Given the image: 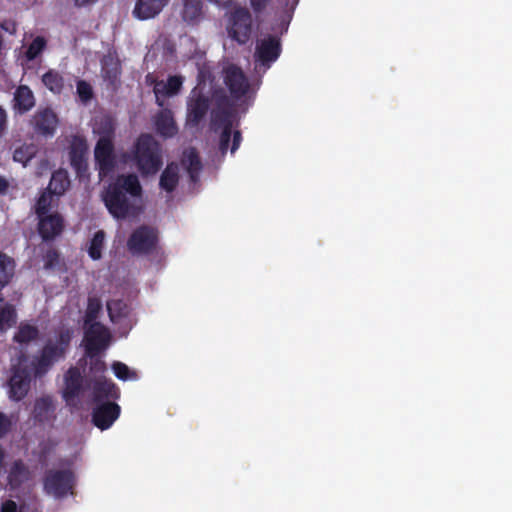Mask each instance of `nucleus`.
Wrapping results in <instances>:
<instances>
[{
  "label": "nucleus",
  "instance_id": "obj_1",
  "mask_svg": "<svg viewBox=\"0 0 512 512\" xmlns=\"http://www.w3.org/2000/svg\"><path fill=\"white\" fill-rule=\"evenodd\" d=\"M223 78L228 94L213 92L216 108L212 111V126L216 132H220L221 152L225 153L230 149L234 153L241 141L240 133L235 127L240 115L252 104L255 90L237 66L227 65L223 70Z\"/></svg>",
  "mask_w": 512,
  "mask_h": 512
},
{
  "label": "nucleus",
  "instance_id": "obj_2",
  "mask_svg": "<svg viewBox=\"0 0 512 512\" xmlns=\"http://www.w3.org/2000/svg\"><path fill=\"white\" fill-rule=\"evenodd\" d=\"M101 307L102 305L99 299H89L85 319V325L87 327L83 340L86 354L91 359L89 383L86 386L90 391V396L97 402L103 399H117L119 397L118 388L103 376L105 371L104 362L99 359H94L101 351L109 346L111 340L108 329L102 324L95 322Z\"/></svg>",
  "mask_w": 512,
  "mask_h": 512
},
{
  "label": "nucleus",
  "instance_id": "obj_3",
  "mask_svg": "<svg viewBox=\"0 0 512 512\" xmlns=\"http://www.w3.org/2000/svg\"><path fill=\"white\" fill-rule=\"evenodd\" d=\"M142 192L137 175H121L102 191L101 199L114 219L131 220L144 209Z\"/></svg>",
  "mask_w": 512,
  "mask_h": 512
},
{
  "label": "nucleus",
  "instance_id": "obj_4",
  "mask_svg": "<svg viewBox=\"0 0 512 512\" xmlns=\"http://www.w3.org/2000/svg\"><path fill=\"white\" fill-rule=\"evenodd\" d=\"M93 133L99 136L94 155L99 168V176L103 178L117 166L118 160L113 152L112 138L114 122L109 116H97L93 123Z\"/></svg>",
  "mask_w": 512,
  "mask_h": 512
},
{
  "label": "nucleus",
  "instance_id": "obj_5",
  "mask_svg": "<svg viewBox=\"0 0 512 512\" xmlns=\"http://www.w3.org/2000/svg\"><path fill=\"white\" fill-rule=\"evenodd\" d=\"M119 161L134 162L143 176L155 174L162 165L160 146L151 135L143 134L136 140L132 151L123 154Z\"/></svg>",
  "mask_w": 512,
  "mask_h": 512
},
{
  "label": "nucleus",
  "instance_id": "obj_6",
  "mask_svg": "<svg viewBox=\"0 0 512 512\" xmlns=\"http://www.w3.org/2000/svg\"><path fill=\"white\" fill-rule=\"evenodd\" d=\"M212 83L210 67L206 65L200 67L197 86L192 90L188 101V125L195 126L204 117L208 108V99L213 89Z\"/></svg>",
  "mask_w": 512,
  "mask_h": 512
},
{
  "label": "nucleus",
  "instance_id": "obj_7",
  "mask_svg": "<svg viewBox=\"0 0 512 512\" xmlns=\"http://www.w3.org/2000/svg\"><path fill=\"white\" fill-rule=\"evenodd\" d=\"M71 336V331L66 329L47 341L40 357L34 363L36 375L46 373L56 362L64 358Z\"/></svg>",
  "mask_w": 512,
  "mask_h": 512
},
{
  "label": "nucleus",
  "instance_id": "obj_8",
  "mask_svg": "<svg viewBox=\"0 0 512 512\" xmlns=\"http://www.w3.org/2000/svg\"><path fill=\"white\" fill-rule=\"evenodd\" d=\"M281 43L277 36L262 35L256 42L255 48V70L259 72H266L272 63H274L280 56Z\"/></svg>",
  "mask_w": 512,
  "mask_h": 512
},
{
  "label": "nucleus",
  "instance_id": "obj_9",
  "mask_svg": "<svg viewBox=\"0 0 512 512\" xmlns=\"http://www.w3.org/2000/svg\"><path fill=\"white\" fill-rule=\"evenodd\" d=\"M226 31L228 36L240 44L246 43L251 35V15L243 7H234L226 15Z\"/></svg>",
  "mask_w": 512,
  "mask_h": 512
},
{
  "label": "nucleus",
  "instance_id": "obj_10",
  "mask_svg": "<svg viewBox=\"0 0 512 512\" xmlns=\"http://www.w3.org/2000/svg\"><path fill=\"white\" fill-rule=\"evenodd\" d=\"M31 373L27 369L26 359L21 358L17 365L12 368V375L8 382V395L14 401L23 399L29 389Z\"/></svg>",
  "mask_w": 512,
  "mask_h": 512
},
{
  "label": "nucleus",
  "instance_id": "obj_11",
  "mask_svg": "<svg viewBox=\"0 0 512 512\" xmlns=\"http://www.w3.org/2000/svg\"><path fill=\"white\" fill-rule=\"evenodd\" d=\"M73 485L74 476L69 470L49 471L44 480L45 492L54 498H63L72 494Z\"/></svg>",
  "mask_w": 512,
  "mask_h": 512
},
{
  "label": "nucleus",
  "instance_id": "obj_12",
  "mask_svg": "<svg viewBox=\"0 0 512 512\" xmlns=\"http://www.w3.org/2000/svg\"><path fill=\"white\" fill-rule=\"evenodd\" d=\"M84 391L81 371L70 368L64 375L61 386L62 396L69 405H75L79 395Z\"/></svg>",
  "mask_w": 512,
  "mask_h": 512
},
{
  "label": "nucleus",
  "instance_id": "obj_13",
  "mask_svg": "<svg viewBox=\"0 0 512 512\" xmlns=\"http://www.w3.org/2000/svg\"><path fill=\"white\" fill-rule=\"evenodd\" d=\"M146 81L153 85V91L159 106L164 105L165 98L178 94L183 84L181 76H170L167 80L155 81L151 75H148Z\"/></svg>",
  "mask_w": 512,
  "mask_h": 512
},
{
  "label": "nucleus",
  "instance_id": "obj_14",
  "mask_svg": "<svg viewBox=\"0 0 512 512\" xmlns=\"http://www.w3.org/2000/svg\"><path fill=\"white\" fill-rule=\"evenodd\" d=\"M156 240V232L153 229L141 227L132 233L127 246L132 253H146L153 248Z\"/></svg>",
  "mask_w": 512,
  "mask_h": 512
},
{
  "label": "nucleus",
  "instance_id": "obj_15",
  "mask_svg": "<svg viewBox=\"0 0 512 512\" xmlns=\"http://www.w3.org/2000/svg\"><path fill=\"white\" fill-rule=\"evenodd\" d=\"M120 407L113 402L98 404L93 411L92 419L96 427L106 430L118 419Z\"/></svg>",
  "mask_w": 512,
  "mask_h": 512
},
{
  "label": "nucleus",
  "instance_id": "obj_16",
  "mask_svg": "<svg viewBox=\"0 0 512 512\" xmlns=\"http://www.w3.org/2000/svg\"><path fill=\"white\" fill-rule=\"evenodd\" d=\"M58 122L56 114L49 108L38 110L31 119L35 131L43 136H53Z\"/></svg>",
  "mask_w": 512,
  "mask_h": 512
},
{
  "label": "nucleus",
  "instance_id": "obj_17",
  "mask_svg": "<svg viewBox=\"0 0 512 512\" xmlns=\"http://www.w3.org/2000/svg\"><path fill=\"white\" fill-rule=\"evenodd\" d=\"M88 150V146L86 140L80 136H74L70 145V160L71 165L75 168L78 176L80 178L85 177V173L87 170L86 164V153Z\"/></svg>",
  "mask_w": 512,
  "mask_h": 512
},
{
  "label": "nucleus",
  "instance_id": "obj_18",
  "mask_svg": "<svg viewBox=\"0 0 512 512\" xmlns=\"http://www.w3.org/2000/svg\"><path fill=\"white\" fill-rule=\"evenodd\" d=\"M110 320L123 329H130L134 323L130 308L122 300H111L107 303Z\"/></svg>",
  "mask_w": 512,
  "mask_h": 512
},
{
  "label": "nucleus",
  "instance_id": "obj_19",
  "mask_svg": "<svg viewBox=\"0 0 512 512\" xmlns=\"http://www.w3.org/2000/svg\"><path fill=\"white\" fill-rule=\"evenodd\" d=\"M167 2L168 0H137L133 13L138 19H150L159 14Z\"/></svg>",
  "mask_w": 512,
  "mask_h": 512
},
{
  "label": "nucleus",
  "instance_id": "obj_20",
  "mask_svg": "<svg viewBox=\"0 0 512 512\" xmlns=\"http://www.w3.org/2000/svg\"><path fill=\"white\" fill-rule=\"evenodd\" d=\"M39 233L43 239H51L62 230V218L57 214L39 216Z\"/></svg>",
  "mask_w": 512,
  "mask_h": 512
},
{
  "label": "nucleus",
  "instance_id": "obj_21",
  "mask_svg": "<svg viewBox=\"0 0 512 512\" xmlns=\"http://www.w3.org/2000/svg\"><path fill=\"white\" fill-rule=\"evenodd\" d=\"M35 105V97L32 90L26 85H20L14 92L13 109L18 113H25Z\"/></svg>",
  "mask_w": 512,
  "mask_h": 512
},
{
  "label": "nucleus",
  "instance_id": "obj_22",
  "mask_svg": "<svg viewBox=\"0 0 512 512\" xmlns=\"http://www.w3.org/2000/svg\"><path fill=\"white\" fill-rule=\"evenodd\" d=\"M181 169L176 163H170L161 173L159 186L162 191L171 193L175 190L179 183Z\"/></svg>",
  "mask_w": 512,
  "mask_h": 512
},
{
  "label": "nucleus",
  "instance_id": "obj_23",
  "mask_svg": "<svg viewBox=\"0 0 512 512\" xmlns=\"http://www.w3.org/2000/svg\"><path fill=\"white\" fill-rule=\"evenodd\" d=\"M17 320L14 306L0 295V334H5Z\"/></svg>",
  "mask_w": 512,
  "mask_h": 512
},
{
  "label": "nucleus",
  "instance_id": "obj_24",
  "mask_svg": "<svg viewBox=\"0 0 512 512\" xmlns=\"http://www.w3.org/2000/svg\"><path fill=\"white\" fill-rule=\"evenodd\" d=\"M155 126L157 132L163 137H172L177 133V127L169 110H163L157 115Z\"/></svg>",
  "mask_w": 512,
  "mask_h": 512
},
{
  "label": "nucleus",
  "instance_id": "obj_25",
  "mask_svg": "<svg viewBox=\"0 0 512 512\" xmlns=\"http://www.w3.org/2000/svg\"><path fill=\"white\" fill-rule=\"evenodd\" d=\"M183 20L188 24L198 23L202 17V1L201 0H185L182 11Z\"/></svg>",
  "mask_w": 512,
  "mask_h": 512
},
{
  "label": "nucleus",
  "instance_id": "obj_26",
  "mask_svg": "<svg viewBox=\"0 0 512 512\" xmlns=\"http://www.w3.org/2000/svg\"><path fill=\"white\" fill-rule=\"evenodd\" d=\"M182 168L189 174L191 180L195 181L201 171L202 165L198 155L193 149L183 152Z\"/></svg>",
  "mask_w": 512,
  "mask_h": 512
},
{
  "label": "nucleus",
  "instance_id": "obj_27",
  "mask_svg": "<svg viewBox=\"0 0 512 512\" xmlns=\"http://www.w3.org/2000/svg\"><path fill=\"white\" fill-rule=\"evenodd\" d=\"M70 185L68 173L65 170H57L53 173L48 189L56 197H59L65 193Z\"/></svg>",
  "mask_w": 512,
  "mask_h": 512
},
{
  "label": "nucleus",
  "instance_id": "obj_28",
  "mask_svg": "<svg viewBox=\"0 0 512 512\" xmlns=\"http://www.w3.org/2000/svg\"><path fill=\"white\" fill-rule=\"evenodd\" d=\"M15 264L12 258L0 254V290L3 289L14 275Z\"/></svg>",
  "mask_w": 512,
  "mask_h": 512
},
{
  "label": "nucleus",
  "instance_id": "obj_29",
  "mask_svg": "<svg viewBox=\"0 0 512 512\" xmlns=\"http://www.w3.org/2000/svg\"><path fill=\"white\" fill-rule=\"evenodd\" d=\"M56 200V196L53 195L52 192L49 190L44 191L36 203V213L38 217L53 214L51 209L55 206Z\"/></svg>",
  "mask_w": 512,
  "mask_h": 512
},
{
  "label": "nucleus",
  "instance_id": "obj_30",
  "mask_svg": "<svg viewBox=\"0 0 512 512\" xmlns=\"http://www.w3.org/2000/svg\"><path fill=\"white\" fill-rule=\"evenodd\" d=\"M29 478V472L26 467L19 462H16L10 469L8 475V482L11 488H16Z\"/></svg>",
  "mask_w": 512,
  "mask_h": 512
},
{
  "label": "nucleus",
  "instance_id": "obj_31",
  "mask_svg": "<svg viewBox=\"0 0 512 512\" xmlns=\"http://www.w3.org/2000/svg\"><path fill=\"white\" fill-rule=\"evenodd\" d=\"M42 82L53 93H60L64 87L63 77L54 70H50L42 76Z\"/></svg>",
  "mask_w": 512,
  "mask_h": 512
},
{
  "label": "nucleus",
  "instance_id": "obj_32",
  "mask_svg": "<svg viewBox=\"0 0 512 512\" xmlns=\"http://www.w3.org/2000/svg\"><path fill=\"white\" fill-rule=\"evenodd\" d=\"M37 146L34 144H23L15 149L13 159L16 162L26 166L27 163L36 155Z\"/></svg>",
  "mask_w": 512,
  "mask_h": 512
},
{
  "label": "nucleus",
  "instance_id": "obj_33",
  "mask_svg": "<svg viewBox=\"0 0 512 512\" xmlns=\"http://www.w3.org/2000/svg\"><path fill=\"white\" fill-rule=\"evenodd\" d=\"M37 336L38 331L34 326L27 323H22L14 335V341L19 344H27L30 341L36 339Z\"/></svg>",
  "mask_w": 512,
  "mask_h": 512
},
{
  "label": "nucleus",
  "instance_id": "obj_34",
  "mask_svg": "<svg viewBox=\"0 0 512 512\" xmlns=\"http://www.w3.org/2000/svg\"><path fill=\"white\" fill-rule=\"evenodd\" d=\"M103 77L114 83L119 75V63L112 56L105 57L102 61Z\"/></svg>",
  "mask_w": 512,
  "mask_h": 512
},
{
  "label": "nucleus",
  "instance_id": "obj_35",
  "mask_svg": "<svg viewBox=\"0 0 512 512\" xmlns=\"http://www.w3.org/2000/svg\"><path fill=\"white\" fill-rule=\"evenodd\" d=\"M105 233L103 231H97L90 241L88 247L89 256L93 260H98L102 256V250L104 247Z\"/></svg>",
  "mask_w": 512,
  "mask_h": 512
},
{
  "label": "nucleus",
  "instance_id": "obj_36",
  "mask_svg": "<svg viewBox=\"0 0 512 512\" xmlns=\"http://www.w3.org/2000/svg\"><path fill=\"white\" fill-rule=\"evenodd\" d=\"M112 370L115 376L123 381H134L138 379L137 372L130 369L127 365L122 362H114Z\"/></svg>",
  "mask_w": 512,
  "mask_h": 512
},
{
  "label": "nucleus",
  "instance_id": "obj_37",
  "mask_svg": "<svg viewBox=\"0 0 512 512\" xmlns=\"http://www.w3.org/2000/svg\"><path fill=\"white\" fill-rule=\"evenodd\" d=\"M296 2L289 0H279V8L281 9V33L287 30L288 24L292 17V12L295 8Z\"/></svg>",
  "mask_w": 512,
  "mask_h": 512
},
{
  "label": "nucleus",
  "instance_id": "obj_38",
  "mask_svg": "<svg viewBox=\"0 0 512 512\" xmlns=\"http://www.w3.org/2000/svg\"><path fill=\"white\" fill-rule=\"evenodd\" d=\"M46 47V40L41 37L37 36L34 38V40L30 43L28 46V49L26 51V58L31 61L34 60L36 57H38L42 51Z\"/></svg>",
  "mask_w": 512,
  "mask_h": 512
},
{
  "label": "nucleus",
  "instance_id": "obj_39",
  "mask_svg": "<svg viewBox=\"0 0 512 512\" xmlns=\"http://www.w3.org/2000/svg\"><path fill=\"white\" fill-rule=\"evenodd\" d=\"M76 92L79 100L83 103L89 102L93 97L91 85L83 80L77 82Z\"/></svg>",
  "mask_w": 512,
  "mask_h": 512
},
{
  "label": "nucleus",
  "instance_id": "obj_40",
  "mask_svg": "<svg viewBox=\"0 0 512 512\" xmlns=\"http://www.w3.org/2000/svg\"><path fill=\"white\" fill-rule=\"evenodd\" d=\"M51 406V400L49 398H41L35 404V415L36 417H42L46 414Z\"/></svg>",
  "mask_w": 512,
  "mask_h": 512
},
{
  "label": "nucleus",
  "instance_id": "obj_41",
  "mask_svg": "<svg viewBox=\"0 0 512 512\" xmlns=\"http://www.w3.org/2000/svg\"><path fill=\"white\" fill-rule=\"evenodd\" d=\"M1 512H29V510L25 506H18L12 500H7L2 504Z\"/></svg>",
  "mask_w": 512,
  "mask_h": 512
},
{
  "label": "nucleus",
  "instance_id": "obj_42",
  "mask_svg": "<svg viewBox=\"0 0 512 512\" xmlns=\"http://www.w3.org/2000/svg\"><path fill=\"white\" fill-rule=\"evenodd\" d=\"M251 7L256 12L264 10L269 4H272V0H249Z\"/></svg>",
  "mask_w": 512,
  "mask_h": 512
},
{
  "label": "nucleus",
  "instance_id": "obj_43",
  "mask_svg": "<svg viewBox=\"0 0 512 512\" xmlns=\"http://www.w3.org/2000/svg\"><path fill=\"white\" fill-rule=\"evenodd\" d=\"M0 27L7 33L13 35L16 33L17 26L13 20H5L0 23Z\"/></svg>",
  "mask_w": 512,
  "mask_h": 512
},
{
  "label": "nucleus",
  "instance_id": "obj_44",
  "mask_svg": "<svg viewBox=\"0 0 512 512\" xmlns=\"http://www.w3.org/2000/svg\"><path fill=\"white\" fill-rule=\"evenodd\" d=\"M57 259V254L55 251L49 250L47 252V255L45 257V267L50 268L52 267L54 261Z\"/></svg>",
  "mask_w": 512,
  "mask_h": 512
},
{
  "label": "nucleus",
  "instance_id": "obj_45",
  "mask_svg": "<svg viewBox=\"0 0 512 512\" xmlns=\"http://www.w3.org/2000/svg\"><path fill=\"white\" fill-rule=\"evenodd\" d=\"M7 124V116L5 110L0 107V134L5 130Z\"/></svg>",
  "mask_w": 512,
  "mask_h": 512
},
{
  "label": "nucleus",
  "instance_id": "obj_46",
  "mask_svg": "<svg viewBox=\"0 0 512 512\" xmlns=\"http://www.w3.org/2000/svg\"><path fill=\"white\" fill-rule=\"evenodd\" d=\"M9 188V182L0 176V194H4Z\"/></svg>",
  "mask_w": 512,
  "mask_h": 512
},
{
  "label": "nucleus",
  "instance_id": "obj_47",
  "mask_svg": "<svg viewBox=\"0 0 512 512\" xmlns=\"http://www.w3.org/2000/svg\"><path fill=\"white\" fill-rule=\"evenodd\" d=\"M210 2L216 4L219 7H226L231 3L232 0H209Z\"/></svg>",
  "mask_w": 512,
  "mask_h": 512
},
{
  "label": "nucleus",
  "instance_id": "obj_48",
  "mask_svg": "<svg viewBox=\"0 0 512 512\" xmlns=\"http://www.w3.org/2000/svg\"><path fill=\"white\" fill-rule=\"evenodd\" d=\"M97 0H75L77 6H85L96 2Z\"/></svg>",
  "mask_w": 512,
  "mask_h": 512
}]
</instances>
